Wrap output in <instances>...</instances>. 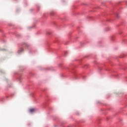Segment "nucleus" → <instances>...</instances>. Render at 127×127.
<instances>
[{
	"mask_svg": "<svg viewBox=\"0 0 127 127\" xmlns=\"http://www.w3.org/2000/svg\"><path fill=\"white\" fill-rule=\"evenodd\" d=\"M29 113H35L36 112V109L35 108H31L29 110Z\"/></svg>",
	"mask_w": 127,
	"mask_h": 127,
	"instance_id": "nucleus-1",
	"label": "nucleus"
},
{
	"mask_svg": "<svg viewBox=\"0 0 127 127\" xmlns=\"http://www.w3.org/2000/svg\"><path fill=\"white\" fill-rule=\"evenodd\" d=\"M22 51H23V49L21 48L20 50H19L18 51V53H21V52H22Z\"/></svg>",
	"mask_w": 127,
	"mask_h": 127,
	"instance_id": "nucleus-2",
	"label": "nucleus"
}]
</instances>
